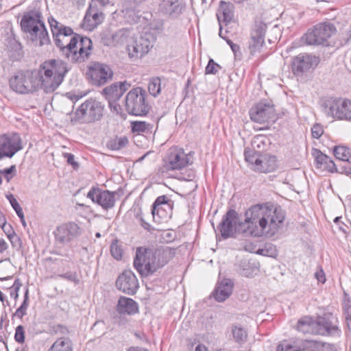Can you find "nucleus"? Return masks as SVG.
I'll use <instances>...</instances> for the list:
<instances>
[{
	"mask_svg": "<svg viewBox=\"0 0 351 351\" xmlns=\"http://www.w3.org/2000/svg\"><path fill=\"white\" fill-rule=\"evenodd\" d=\"M245 216V221L241 223L234 210L230 209L223 215L217 226L223 239L235 238L237 233L243 237H273L282 227L285 212L280 206L258 204L247 209Z\"/></svg>",
	"mask_w": 351,
	"mask_h": 351,
	"instance_id": "nucleus-1",
	"label": "nucleus"
},
{
	"mask_svg": "<svg viewBox=\"0 0 351 351\" xmlns=\"http://www.w3.org/2000/svg\"><path fill=\"white\" fill-rule=\"evenodd\" d=\"M38 89L46 93L53 92L63 82L66 74V64L62 60H49L36 69Z\"/></svg>",
	"mask_w": 351,
	"mask_h": 351,
	"instance_id": "nucleus-2",
	"label": "nucleus"
},
{
	"mask_svg": "<svg viewBox=\"0 0 351 351\" xmlns=\"http://www.w3.org/2000/svg\"><path fill=\"white\" fill-rule=\"evenodd\" d=\"M20 25L21 30L36 45L43 46L49 43V34L39 11L30 10L25 12L21 19Z\"/></svg>",
	"mask_w": 351,
	"mask_h": 351,
	"instance_id": "nucleus-3",
	"label": "nucleus"
},
{
	"mask_svg": "<svg viewBox=\"0 0 351 351\" xmlns=\"http://www.w3.org/2000/svg\"><path fill=\"white\" fill-rule=\"evenodd\" d=\"M105 106L102 102L93 98L82 103L71 114V121L75 124L77 122L93 123L100 120L104 111Z\"/></svg>",
	"mask_w": 351,
	"mask_h": 351,
	"instance_id": "nucleus-4",
	"label": "nucleus"
},
{
	"mask_svg": "<svg viewBox=\"0 0 351 351\" xmlns=\"http://www.w3.org/2000/svg\"><path fill=\"white\" fill-rule=\"evenodd\" d=\"M146 96V90L141 87L130 90L125 97L126 111L135 116L146 115L150 109Z\"/></svg>",
	"mask_w": 351,
	"mask_h": 351,
	"instance_id": "nucleus-5",
	"label": "nucleus"
},
{
	"mask_svg": "<svg viewBox=\"0 0 351 351\" xmlns=\"http://www.w3.org/2000/svg\"><path fill=\"white\" fill-rule=\"evenodd\" d=\"M37 76L36 69L17 72L10 79V86L20 94L33 93L38 90Z\"/></svg>",
	"mask_w": 351,
	"mask_h": 351,
	"instance_id": "nucleus-6",
	"label": "nucleus"
},
{
	"mask_svg": "<svg viewBox=\"0 0 351 351\" xmlns=\"http://www.w3.org/2000/svg\"><path fill=\"white\" fill-rule=\"evenodd\" d=\"M327 117L338 120H351V99L341 97H330L322 104Z\"/></svg>",
	"mask_w": 351,
	"mask_h": 351,
	"instance_id": "nucleus-7",
	"label": "nucleus"
},
{
	"mask_svg": "<svg viewBox=\"0 0 351 351\" xmlns=\"http://www.w3.org/2000/svg\"><path fill=\"white\" fill-rule=\"evenodd\" d=\"M244 156L251 169L260 173L274 171L277 167L276 158L269 154H263L254 149H245Z\"/></svg>",
	"mask_w": 351,
	"mask_h": 351,
	"instance_id": "nucleus-8",
	"label": "nucleus"
},
{
	"mask_svg": "<svg viewBox=\"0 0 351 351\" xmlns=\"http://www.w3.org/2000/svg\"><path fill=\"white\" fill-rule=\"evenodd\" d=\"M336 32L335 27L330 23H320L309 29L301 40L307 45H327L328 40Z\"/></svg>",
	"mask_w": 351,
	"mask_h": 351,
	"instance_id": "nucleus-9",
	"label": "nucleus"
},
{
	"mask_svg": "<svg viewBox=\"0 0 351 351\" xmlns=\"http://www.w3.org/2000/svg\"><path fill=\"white\" fill-rule=\"evenodd\" d=\"M92 49V40L86 36L75 34L67 44V59L73 62H82L88 58Z\"/></svg>",
	"mask_w": 351,
	"mask_h": 351,
	"instance_id": "nucleus-10",
	"label": "nucleus"
},
{
	"mask_svg": "<svg viewBox=\"0 0 351 351\" xmlns=\"http://www.w3.org/2000/svg\"><path fill=\"white\" fill-rule=\"evenodd\" d=\"M153 247H136L133 265L142 278L153 275Z\"/></svg>",
	"mask_w": 351,
	"mask_h": 351,
	"instance_id": "nucleus-11",
	"label": "nucleus"
},
{
	"mask_svg": "<svg viewBox=\"0 0 351 351\" xmlns=\"http://www.w3.org/2000/svg\"><path fill=\"white\" fill-rule=\"evenodd\" d=\"M86 75L89 83L101 86L112 80L113 71L106 64L93 62L88 65Z\"/></svg>",
	"mask_w": 351,
	"mask_h": 351,
	"instance_id": "nucleus-12",
	"label": "nucleus"
},
{
	"mask_svg": "<svg viewBox=\"0 0 351 351\" xmlns=\"http://www.w3.org/2000/svg\"><path fill=\"white\" fill-rule=\"evenodd\" d=\"M22 149V140L17 133L0 135V160L4 158H12Z\"/></svg>",
	"mask_w": 351,
	"mask_h": 351,
	"instance_id": "nucleus-13",
	"label": "nucleus"
},
{
	"mask_svg": "<svg viewBox=\"0 0 351 351\" xmlns=\"http://www.w3.org/2000/svg\"><path fill=\"white\" fill-rule=\"evenodd\" d=\"M315 335L322 336L339 335L341 330L338 326V319L332 313H324L315 319Z\"/></svg>",
	"mask_w": 351,
	"mask_h": 351,
	"instance_id": "nucleus-14",
	"label": "nucleus"
},
{
	"mask_svg": "<svg viewBox=\"0 0 351 351\" xmlns=\"http://www.w3.org/2000/svg\"><path fill=\"white\" fill-rule=\"evenodd\" d=\"M191 152L186 154L182 149H171L166 160V167L169 170H181L193 163Z\"/></svg>",
	"mask_w": 351,
	"mask_h": 351,
	"instance_id": "nucleus-15",
	"label": "nucleus"
},
{
	"mask_svg": "<svg viewBox=\"0 0 351 351\" xmlns=\"http://www.w3.org/2000/svg\"><path fill=\"white\" fill-rule=\"evenodd\" d=\"M250 119L255 122L263 123L276 117L274 106L270 102L260 101L250 110Z\"/></svg>",
	"mask_w": 351,
	"mask_h": 351,
	"instance_id": "nucleus-16",
	"label": "nucleus"
},
{
	"mask_svg": "<svg viewBox=\"0 0 351 351\" xmlns=\"http://www.w3.org/2000/svg\"><path fill=\"white\" fill-rule=\"evenodd\" d=\"M153 47L149 34L141 35L128 45V56L131 59H138L147 53Z\"/></svg>",
	"mask_w": 351,
	"mask_h": 351,
	"instance_id": "nucleus-17",
	"label": "nucleus"
},
{
	"mask_svg": "<svg viewBox=\"0 0 351 351\" xmlns=\"http://www.w3.org/2000/svg\"><path fill=\"white\" fill-rule=\"evenodd\" d=\"M130 87V84L123 81L113 83L103 89L102 94L108 101L111 109L114 108V110H117L116 101L123 96Z\"/></svg>",
	"mask_w": 351,
	"mask_h": 351,
	"instance_id": "nucleus-18",
	"label": "nucleus"
},
{
	"mask_svg": "<svg viewBox=\"0 0 351 351\" xmlns=\"http://www.w3.org/2000/svg\"><path fill=\"white\" fill-rule=\"evenodd\" d=\"M105 19L102 8L95 3H90L84 17L82 27L88 31H93L101 24Z\"/></svg>",
	"mask_w": 351,
	"mask_h": 351,
	"instance_id": "nucleus-19",
	"label": "nucleus"
},
{
	"mask_svg": "<svg viewBox=\"0 0 351 351\" xmlns=\"http://www.w3.org/2000/svg\"><path fill=\"white\" fill-rule=\"evenodd\" d=\"M117 289L122 292L134 295L138 288V281L131 270H125L121 274L116 281Z\"/></svg>",
	"mask_w": 351,
	"mask_h": 351,
	"instance_id": "nucleus-20",
	"label": "nucleus"
},
{
	"mask_svg": "<svg viewBox=\"0 0 351 351\" xmlns=\"http://www.w3.org/2000/svg\"><path fill=\"white\" fill-rule=\"evenodd\" d=\"M319 59L315 56L303 53L295 56L292 62V70L294 74L300 75L309 69L315 68Z\"/></svg>",
	"mask_w": 351,
	"mask_h": 351,
	"instance_id": "nucleus-21",
	"label": "nucleus"
},
{
	"mask_svg": "<svg viewBox=\"0 0 351 351\" xmlns=\"http://www.w3.org/2000/svg\"><path fill=\"white\" fill-rule=\"evenodd\" d=\"M266 28V25L263 22L260 21L255 23L251 32V40L249 45V49L252 54L260 51L263 46Z\"/></svg>",
	"mask_w": 351,
	"mask_h": 351,
	"instance_id": "nucleus-22",
	"label": "nucleus"
},
{
	"mask_svg": "<svg viewBox=\"0 0 351 351\" xmlns=\"http://www.w3.org/2000/svg\"><path fill=\"white\" fill-rule=\"evenodd\" d=\"M172 257L173 253L169 247L162 246L159 247H153V274L166 265Z\"/></svg>",
	"mask_w": 351,
	"mask_h": 351,
	"instance_id": "nucleus-23",
	"label": "nucleus"
},
{
	"mask_svg": "<svg viewBox=\"0 0 351 351\" xmlns=\"http://www.w3.org/2000/svg\"><path fill=\"white\" fill-rule=\"evenodd\" d=\"M234 284L230 279L224 278L217 282L215 289L212 292V296L219 302H224L232 294Z\"/></svg>",
	"mask_w": 351,
	"mask_h": 351,
	"instance_id": "nucleus-24",
	"label": "nucleus"
},
{
	"mask_svg": "<svg viewBox=\"0 0 351 351\" xmlns=\"http://www.w3.org/2000/svg\"><path fill=\"white\" fill-rule=\"evenodd\" d=\"M184 6L179 0H162L159 5L160 12L171 19L178 18Z\"/></svg>",
	"mask_w": 351,
	"mask_h": 351,
	"instance_id": "nucleus-25",
	"label": "nucleus"
},
{
	"mask_svg": "<svg viewBox=\"0 0 351 351\" xmlns=\"http://www.w3.org/2000/svg\"><path fill=\"white\" fill-rule=\"evenodd\" d=\"M48 23L50 25L56 45L63 51L65 47L64 46L63 43L60 40V37L66 36V26H64V25H61L53 16H50L48 18Z\"/></svg>",
	"mask_w": 351,
	"mask_h": 351,
	"instance_id": "nucleus-26",
	"label": "nucleus"
},
{
	"mask_svg": "<svg viewBox=\"0 0 351 351\" xmlns=\"http://www.w3.org/2000/svg\"><path fill=\"white\" fill-rule=\"evenodd\" d=\"M234 5L230 2L220 1L219 8L217 14V19L221 25L223 21L226 24L232 21L234 17Z\"/></svg>",
	"mask_w": 351,
	"mask_h": 351,
	"instance_id": "nucleus-27",
	"label": "nucleus"
},
{
	"mask_svg": "<svg viewBox=\"0 0 351 351\" xmlns=\"http://www.w3.org/2000/svg\"><path fill=\"white\" fill-rule=\"evenodd\" d=\"M117 311L120 314L134 315L138 311V304L131 298L121 296L119 299Z\"/></svg>",
	"mask_w": 351,
	"mask_h": 351,
	"instance_id": "nucleus-28",
	"label": "nucleus"
},
{
	"mask_svg": "<svg viewBox=\"0 0 351 351\" xmlns=\"http://www.w3.org/2000/svg\"><path fill=\"white\" fill-rule=\"evenodd\" d=\"M296 329L299 332H301L304 334H315V320H314L313 317L311 316H304L298 321Z\"/></svg>",
	"mask_w": 351,
	"mask_h": 351,
	"instance_id": "nucleus-29",
	"label": "nucleus"
},
{
	"mask_svg": "<svg viewBox=\"0 0 351 351\" xmlns=\"http://www.w3.org/2000/svg\"><path fill=\"white\" fill-rule=\"evenodd\" d=\"M172 202L171 199H156L152 204V214L154 217L156 215H160L162 213H167L172 210Z\"/></svg>",
	"mask_w": 351,
	"mask_h": 351,
	"instance_id": "nucleus-30",
	"label": "nucleus"
},
{
	"mask_svg": "<svg viewBox=\"0 0 351 351\" xmlns=\"http://www.w3.org/2000/svg\"><path fill=\"white\" fill-rule=\"evenodd\" d=\"M322 341L304 339L298 343V351H320Z\"/></svg>",
	"mask_w": 351,
	"mask_h": 351,
	"instance_id": "nucleus-31",
	"label": "nucleus"
},
{
	"mask_svg": "<svg viewBox=\"0 0 351 351\" xmlns=\"http://www.w3.org/2000/svg\"><path fill=\"white\" fill-rule=\"evenodd\" d=\"M334 156L338 160L346 161L351 164V149L345 146H335Z\"/></svg>",
	"mask_w": 351,
	"mask_h": 351,
	"instance_id": "nucleus-32",
	"label": "nucleus"
},
{
	"mask_svg": "<svg viewBox=\"0 0 351 351\" xmlns=\"http://www.w3.org/2000/svg\"><path fill=\"white\" fill-rule=\"evenodd\" d=\"M232 333L234 340L238 343H243L247 340V331L239 325H232Z\"/></svg>",
	"mask_w": 351,
	"mask_h": 351,
	"instance_id": "nucleus-33",
	"label": "nucleus"
},
{
	"mask_svg": "<svg viewBox=\"0 0 351 351\" xmlns=\"http://www.w3.org/2000/svg\"><path fill=\"white\" fill-rule=\"evenodd\" d=\"M110 253L116 260H121L123 257V250L118 239H113L110 245Z\"/></svg>",
	"mask_w": 351,
	"mask_h": 351,
	"instance_id": "nucleus-34",
	"label": "nucleus"
},
{
	"mask_svg": "<svg viewBox=\"0 0 351 351\" xmlns=\"http://www.w3.org/2000/svg\"><path fill=\"white\" fill-rule=\"evenodd\" d=\"M148 90L149 93L156 97L161 90V81L158 77L152 78L148 84Z\"/></svg>",
	"mask_w": 351,
	"mask_h": 351,
	"instance_id": "nucleus-35",
	"label": "nucleus"
},
{
	"mask_svg": "<svg viewBox=\"0 0 351 351\" xmlns=\"http://www.w3.org/2000/svg\"><path fill=\"white\" fill-rule=\"evenodd\" d=\"M128 144V138L123 136L119 138H116L109 143L108 146L112 150H120L127 146Z\"/></svg>",
	"mask_w": 351,
	"mask_h": 351,
	"instance_id": "nucleus-36",
	"label": "nucleus"
},
{
	"mask_svg": "<svg viewBox=\"0 0 351 351\" xmlns=\"http://www.w3.org/2000/svg\"><path fill=\"white\" fill-rule=\"evenodd\" d=\"M53 233L56 245H63L66 238V226L62 225L58 227Z\"/></svg>",
	"mask_w": 351,
	"mask_h": 351,
	"instance_id": "nucleus-37",
	"label": "nucleus"
},
{
	"mask_svg": "<svg viewBox=\"0 0 351 351\" xmlns=\"http://www.w3.org/2000/svg\"><path fill=\"white\" fill-rule=\"evenodd\" d=\"M86 197H113L109 191H101L97 187H92Z\"/></svg>",
	"mask_w": 351,
	"mask_h": 351,
	"instance_id": "nucleus-38",
	"label": "nucleus"
},
{
	"mask_svg": "<svg viewBox=\"0 0 351 351\" xmlns=\"http://www.w3.org/2000/svg\"><path fill=\"white\" fill-rule=\"evenodd\" d=\"M22 286V283L21 280L17 278L14 280L13 285L8 287L7 289H10V296L11 298H14V300L16 301L19 298V291L20 288Z\"/></svg>",
	"mask_w": 351,
	"mask_h": 351,
	"instance_id": "nucleus-39",
	"label": "nucleus"
},
{
	"mask_svg": "<svg viewBox=\"0 0 351 351\" xmlns=\"http://www.w3.org/2000/svg\"><path fill=\"white\" fill-rule=\"evenodd\" d=\"M16 174V167L15 165H12L9 168L0 169V175H2L7 182H9Z\"/></svg>",
	"mask_w": 351,
	"mask_h": 351,
	"instance_id": "nucleus-40",
	"label": "nucleus"
},
{
	"mask_svg": "<svg viewBox=\"0 0 351 351\" xmlns=\"http://www.w3.org/2000/svg\"><path fill=\"white\" fill-rule=\"evenodd\" d=\"M94 203L100 205L103 208L108 210L114 206L115 199H91Z\"/></svg>",
	"mask_w": 351,
	"mask_h": 351,
	"instance_id": "nucleus-41",
	"label": "nucleus"
},
{
	"mask_svg": "<svg viewBox=\"0 0 351 351\" xmlns=\"http://www.w3.org/2000/svg\"><path fill=\"white\" fill-rule=\"evenodd\" d=\"M145 0H124L123 6L127 13L134 12L137 5L141 4Z\"/></svg>",
	"mask_w": 351,
	"mask_h": 351,
	"instance_id": "nucleus-42",
	"label": "nucleus"
},
{
	"mask_svg": "<svg viewBox=\"0 0 351 351\" xmlns=\"http://www.w3.org/2000/svg\"><path fill=\"white\" fill-rule=\"evenodd\" d=\"M112 41L110 43H108V45H117L119 43L124 42V32L122 29H120L111 36Z\"/></svg>",
	"mask_w": 351,
	"mask_h": 351,
	"instance_id": "nucleus-43",
	"label": "nucleus"
},
{
	"mask_svg": "<svg viewBox=\"0 0 351 351\" xmlns=\"http://www.w3.org/2000/svg\"><path fill=\"white\" fill-rule=\"evenodd\" d=\"M135 217L138 220V222L141 224V226L145 230L147 231H152L154 230L152 226L144 219L140 208H138V211L136 213Z\"/></svg>",
	"mask_w": 351,
	"mask_h": 351,
	"instance_id": "nucleus-44",
	"label": "nucleus"
},
{
	"mask_svg": "<svg viewBox=\"0 0 351 351\" xmlns=\"http://www.w3.org/2000/svg\"><path fill=\"white\" fill-rule=\"evenodd\" d=\"M48 351H66V341L64 338L56 341Z\"/></svg>",
	"mask_w": 351,
	"mask_h": 351,
	"instance_id": "nucleus-45",
	"label": "nucleus"
},
{
	"mask_svg": "<svg viewBox=\"0 0 351 351\" xmlns=\"http://www.w3.org/2000/svg\"><path fill=\"white\" fill-rule=\"evenodd\" d=\"M81 234V229L75 223H67V236L70 235L73 237H77Z\"/></svg>",
	"mask_w": 351,
	"mask_h": 351,
	"instance_id": "nucleus-46",
	"label": "nucleus"
},
{
	"mask_svg": "<svg viewBox=\"0 0 351 351\" xmlns=\"http://www.w3.org/2000/svg\"><path fill=\"white\" fill-rule=\"evenodd\" d=\"M150 29L157 33H161L164 29V21L162 19H154L149 24Z\"/></svg>",
	"mask_w": 351,
	"mask_h": 351,
	"instance_id": "nucleus-47",
	"label": "nucleus"
},
{
	"mask_svg": "<svg viewBox=\"0 0 351 351\" xmlns=\"http://www.w3.org/2000/svg\"><path fill=\"white\" fill-rule=\"evenodd\" d=\"M221 69L220 65L217 64L213 59H210L206 67V74H216L219 69Z\"/></svg>",
	"mask_w": 351,
	"mask_h": 351,
	"instance_id": "nucleus-48",
	"label": "nucleus"
},
{
	"mask_svg": "<svg viewBox=\"0 0 351 351\" xmlns=\"http://www.w3.org/2000/svg\"><path fill=\"white\" fill-rule=\"evenodd\" d=\"M14 339L19 343H23L25 341V331L23 326L19 325L16 328Z\"/></svg>",
	"mask_w": 351,
	"mask_h": 351,
	"instance_id": "nucleus-49",
	"label": "nucleus"
},
{
	"mask_svg": "<svg viewBox=\"0 0 351 351\" xmlns=\"http://www.w3.org/2000/svg\"><path fill=\"white\" fill-rule=\"evenodd\" d=\"M313 154L315 155L316 162L317 164L320 165L321 167H322L327 162V160H328V156L318 149H315Z\"/></svg>",
	"mask_w": 351,
	"mask_h": 351,
	"instance_id": "nucleus-50",
	"label": "nucleus"
},
{
	"mask_svg": "<svg viewBox=\"0 0 351 351\" xmlns=\"http://www.w3.org/2000/svg\"><path fill=\"white\" fill-rule=\"evenodd\" d=\"M324 133L323 126L319 123H315L311 128V134L313 138L318 139Z\"/></svg>",
	"mask_w": 351,
	"mask_h": 351,
	"instance_id": "nucleus-51",
	"label": "nucleus"
},
{
	"mask_svg": "<svg viewBox=\"0 0 351 351\" xmlns=\"http://www.w3.org/2000/svg\"><path fill=\"white\" fill-rule=\"evenodd\" d=\"M147 129V125L145 122H134L132 126V132H143Z\"/></svg>",
	"mask_w": 351,
	"mask_h": 351,
	"instance_id": "nucleus-52",
	"label": "nucleus"
},
{
	"mask_svg": "<svg viewBox=\"0 0 351 351\" xmlns=\"http://www.w3.org/2000/svg\"><path fill=\"white\" fill-rule=\"evenodd\" d=\"M90 3H95L99 8H104L114 5V0H91Z\"/></svg>",
	"mask_w": 351,
	"mask_h": 351,
	"instance_id": "nucleus-53",
	"label": "nucleus"
},
{
	"mask_svg": "<svg viewBox=\"0 0 351 351\" xmlns=\"http://www.w3.org/2000/svg\"><path fill=\"white\" fill-rule=\"evenodd\" d=\"M67 165H70L73 170H78L80 168V163L72 154L67 153Z\"/></svg>",
	"mask_w": 351,
	"mask_h": 351,
	"instance_id": "nucleus-54",
	"label": "nucleus"
},
{
	"mask_svg": "<svg viewBox=\"0 0 351 351\" xmlns=\"http://www.w3.org/2000/svg\"><path fill=\"white\" fill-rule=\"evenodd\" d=\"M8 42L12 50L18 51L21 49V43L15 39L14 36H10L8 39Z\"/></svg>",
	"mask_w": 351,
	"mask_h": 351,
	"instance_id": "nucleus-55",
	"label": "nucleus"
},
{
	"mask_svg": "<svg viewBox=\"0 0 351 351\" xmlns=\"http://www.w3.org/2000/svg\"><path fill=\"white\" fill-rule=\"evenodd\" d=\"M219 36L221 37L222 38L225 39L227 42V43L229 45V46L230 47L232 51L236 53L237 51H239L240 49V47L237 44H234L231 40L230 39H226L223 36H222V27L221 26H220V29H219Z\"/></svg>",
	"mask_w": 351,
	"mask_h": 351,
	"instance_id": "nucleus-56",
	"label": "nucleus"
},
{
	"mask_svg": "<svg viewBox=\"0 0 351 351\" xmlns=\"http://www.w3.org/2000/svg\"><path fill=\"white\" fill-rule=\"evenodd\" d=\"M10 201V203L13 208V209L15 210L16 213L18 216H22V214L23 213L22 208L21 207L20 204L17 202L16 199H8Z\"/></svg>",
	"mask_w": 351,
	"mask_h": 351,
	"instance_id": "nucleus-57",
	"label": "nucleus"
},
{
	"mask_svg": "<svg viewBox=\"0 0 351 351\" xmlns=\"http://www.w3.org/2000/svg\"><path fill=\"white\" fill-rule=\"evenodd\" d=\"M344 315L347 327L351 330V304L344 308Z\"/></svg>",
	"mask_w": 351,
	"mask_h": 351,
	"instance_id": "nucleus-58",
	"label": "nucleus"
},
{
	"mask_svg": "<svg viewBox=\"0 0 351 351\" xmlns=\"http://www.w3.org/2000/svg\"><path fill=\"white\" fill-rule=\"evenodd\" d=\"M195 178V173L193 171H188L185 173H181L178 176V179L181 180L191 181Z\"/></svg>",
	"mask_w": 351,
	"mask_h": 351,
	"instance_id": "nucleus-59",
	"label": "nucleus"
},
{
	"mask_svg": "<svg viewBox=\"0 0 351 351\" xmlns=\"http://www.w3.org/2000/svg\"><path fill=\"white\" fill-rule=\"evenodd\" d=\"M0 226L2 228L8 238L15 233L13 228L10 224L7 223L6 221H5L4 224H1Z\"/></svg>",
	"mask_w": 351,
	"mask_h": 351,
	"instance_id": "nucleus-60",
	"label": "nucleus"
},
{
	"mask_svg": "<svg viewBox=\"0 0 351 351\" xmlns=\"http://www.w3.org/2000/svg\"><path fill=\"white\" fill-rule=\"evenodd\" d=\"M12 245L15 247L21 246V241L20 238L17 236L16 233L13 234L10 237H8Z\"/></svg>",
	"mask_w": 351,
	"mask_h": 351,
	"instance_id": "nucleus-61",
	"label": "nucleus"
},
{
	"mask_svg": "<svg viewBox=\"0 0 351 351\" xmlns=\"http://www.w3.org/2000/svg\"><path fill=\"white\" fill-rule=\"evenodd\" d=\"M322 167L330 172H334L336 171L335 164L330 157H328V160H327V162L325 163Z\"/></svg>",
	"mask_w": 351,
	"mask_h": 351,
	"instance_id": "nucleus-62",
	"label": "nucleus"
},
{
	"mask_svg": "<svg viewBox=\"0 0 351 351\" xmlns=\"http://www.w3.org/2000/svg\"><path fill=\"white\" fill-rule=\"evenodd\" d=\"M320 351H337V349L333 344L322 341Z\"/></svg>",
	"mask_w": 351,
	"mask_h": 351,
	"instance_id": "nucleus-63",
	"label": "nucleus"
},
{
	"mask_svg": "<svg viewBox=\"0 0 351 351\" xmlns=\"http://www.w3.org/2000/svg\"><path fill=\"white\" fill-rule=\"evenodd\" d=\"M27 314V308L20 306L14 313V316L21 319L24 315Z\"/></svg>",
	"mask_w": 351,
	"mask_h": 351,
	"instance_id": "nucleus-64",
	"label": "nucleus"
}]
</instances>
